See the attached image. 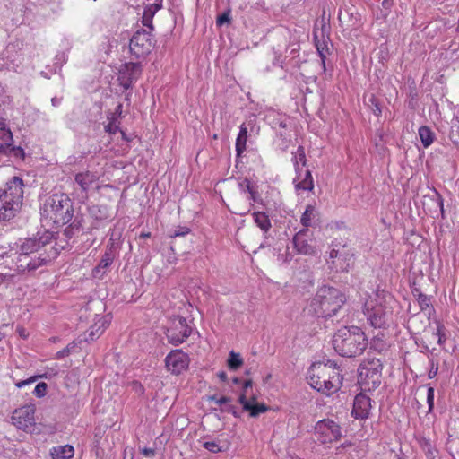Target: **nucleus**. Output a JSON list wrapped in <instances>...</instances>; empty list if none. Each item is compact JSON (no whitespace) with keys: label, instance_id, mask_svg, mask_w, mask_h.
<instances>
[{"label":"nucleus","instance_id":"a878e982","mask_svg":"<svg viewBox=\"0 0 459 459\" xmlns=\"http://www.w3.org/2000/svg\"><path fill=\"white\" fill-rule=\"evenodd\" d=\"M247 140V126L246 124H242L239 127V133L236 139L237 156H240L246 150Z\"/></svg>","mask_w":459,"mask_h":459},{"label":"nucleus","instance_id":"0e129e2a","mask_svg":"<svg viewBox=\"0 0 459 459\" xmlns=\"http://www.w3.org/2000/svg\"><path fill=\"white\" fill-rule=\"evenodd\" d=\"M223 411H228V412H231L232 414H234L235 416H237V413L235 411V407L232 406V405H229L226 409H224Z\"/></svg>","mask_w":459,"mask_h":459},{"label":"nucleus","instance_id":"c85d7f7f","mask_svg":"<svg viewBox=\"0 0 459 459\" xmlns=\"http://www.w3.org/2000/svg\"><path fill=\"white\" fill-rule=\"evenodd\" d=\"M419 136L425 148L430 146L435 139V134L426 126H422L419 128Z\"/></svg>","mask_w":459,"mask_h":459},{"label":"nucleus","instance_id":"3c124183","mask_svg":"<svg viewBox=\"0 0 459 459\" xmlns=\"http://www.w3.org/2000/svg\"><path fill=\"white\" fill-rule=\"evenodd\" d=\"M13 148V142H3L0 143V154L11 155V149Z\"/></svg>","mask_w":459,"mask_h":459},{"label":"nucleus","instance_id":"7ed1b4c3","mask_svg":"<svg viewBox=\"0 0 459 459\" xmlns=\"http://www.w3.org/2000/svg\"><path fill=\"white\" fill-rule=\"evenodd\" d=\"M333 345L341 356L354 358L364 352L368 339L359 327L352 325L339 329L333 337Z\"/></svg>","mask_w":459,"mask_h":459},{"label":"nucleus","instance_id":"0eeeda50","mask_svg":"<svg viewBox=\"0 0 459 459\" xmlns=\"http://www.w3.org/2000/svg\"><path fill=\"white\" fill-rule=\"evenodd\" d=\"M150 30H137L130 39V52L136 58L150 54L153 48V38Z\"/></svg>","mask_w":459,"mask_h":459},{"label":"nucleus","instance_id":"a18cd8bd","mask_svg":"<svg viewBox=\"0 0 459 459\" xmlns=\"http://www.w3.org/2000/svg\"><path fill=\"white\" fill-rule=\"evenodd\" d=\"M437 335L438 336V340H437V342L439 345H442L446 340V333H445V326L440 324L439 322L437 323Z\"/></svg>","mask_w":459,"mask_h":459},{"label":"nucleus","instance_id":"f8f14e48","mask_svg":"<svg viewBox=\"0 0 459 459\" xmlns=\"http://www.w3.org/2000/svg\"><path fill=\"white\" fill-rule=\"evenodd\" d=\"M143 72L140 63L128 62L126 63L119 71L118 82L125 89H131L139 79Z\"/></svg>","mask_w":459,"mask_h":459},{"label":"nucleus","instance_id":"f257e3e1","mask_svg":"<svg viewBox=\"0 0 459 459\" xmlns=\"http://www.w3.org/2000/svg\"><path fill=\"white\" fill-rule=\"evenodd\" d=\"M50 239V231L45 230L21 240L16 251V270L21 273H31L56 258V251L47 250Z\"/></svg>","mask_w":459,"mask_h":459},{"label":"nucleus","instance_id":"5701e85b","mask_svg":"<svg viewBox=\"0 0 459 459\" xmlns=\"http://www.w3.org/2000/svg\"><path fill=\"white\" fill-rule=\"evenodd\" d=\"M419 445L428 459H441L437 449L429 439L420 437L419 439Z\"/></svg>","mask_w":459,"mask_h":459},{"label":"nucleus","instance_id":"4468645a","mask_svg":"<svg viewBox=\"0 0 459 459\" xmlns=\"http://www.w3.org/2000/svg\"><path fill=\"white\" fill-rule=\"evenodd\" d=\"M311 240V233L308 229H302L293 237L292 242L294 248L299 254L312 255L314 254V247L309 243Z\"/></svg>","mask_w":459,"mask_h":459},{"label":"nucleus","instance_id":"c756f323","mask_svg":"<svg viewBox=\"0 0 459 459\" xmlns=\"http://www.w3.org/2000/svg\"><path fill=\"white\" fill-rule=\"evenodd\" d=\"M314 39H315V45H316V50L321 58V64H322L323 69L325 70L326 55L330 53L328 45L326 42H325V40H322V41L319 40L316 34L314 35Z\"/></svg>","mask_w":459,"mask_h":459},{"label":"nucleus","instance_id":"f704fd0d","mask_svg":"<svg viewBox=\"0 0 459 459\" xmlns=\"http://www.w3.org/2000/svg\"><path fill=\"white\" fill-rule=\"evenodd\" d=\"M81 223L77 220H74L69 226H67L62 232V234L68 239H71L75 233L79 232Z\"/></svg>","mask_w":459,"mask_h":459},{"label":"nucleus","instance_id":"2f4dec72","mask_svg":"<svg viewBox=\"0 0 459 459\" xmlns=\"http://www.w3.org/2000/svg\"><path fill=\"white\" fill-rule=\"evenodd\" d=\"M314 188V182L313 178L311 175V172L309 170H306L305 177L302 178L299 182L296 184V189H302V190H313Z\"/></svg>","mask_w":459,"mask_h":459},{"label":"nucleus","instance_id":"69168bd1","mask_svg":"<svg viewBox=\"0 0 459 459\" xmlns=\"http://www.w3.org/2000/svg\"><path fill=\"white\" fill-rule=\"evenodd\" d=\"M18 333H19V335L23 338V339H26L27 338V333H25V329L23 328H21V329H18L17 330Z\"/></svg>","mask_w":459,"mask_h":459},{"label":"nucleus","instance_id":"6e6d98bb","mask_svg":"<svg viewBox=\"0 0 459 459\" xmlns=\"http://www.w3.org/2000/svg\"><path fill=\"white\" fill-rule=\"evenodd\" d=\"M140 451L146 457H153L155 455V450L152 448L144 447L140 449Z\"/></svg>","mask_w":459,"mask_h":459},{"label":"nucleus","instance_id":"13d9d810","mask_svg":"<svg viewBox=\"0 0 459 459\" xmlns=\"http://www.w3.org/2000/svg\"><path fill=\"white\" fill-rule=\"evenodd\" d=\"M122 108H123V105L122 103H119L116 108H115V111L112 113L111 115V117H121V114H122Z\"/></svg>","mask_w":459,"mask_h":459},{"label":"nucleus","instance_id":"774afa93","mask_svg":"<svg viewBox=\"0 0 459 459\" xmlns=\"http://www.w3.org/2000/svg\"><path fill=\"white\" fill-rule=\"evenodd\" d=\"M374 114L376 116H379L381 114V108H379V106L377 104H376V108L374 109Z\"/></svg>","mask_w":459,"mask_h":459},{"label":"nucleus","instance_id":"79ce46f5","mask_svg":"<svg viewBox=\"0 0 459 459\" xmlns=\"http://www.w3.org/2000/svg\"><path fill=\"white\" fill-rule=\"evenodd\" d=\"M109 119L110 122L105 126V131L110 134H115L119 130L117 119V117H110Z\"/></svg>","mask_w":459,"mask_h":459},{"label":"nucleus","instance_id":"58836bf2","mask_svg":"<svg viewBox=\"0 0 459 459\" xmlns=\"http://www.w3.org/2000/svg\"><path fill=\"white\" fill-rule=\"evenodd\" d=\"M248 195H249L248 199L251 202L258 203V204L263 203V199L261 197V195L258 192V186H256V184L255 185V186L253 188H251L250 191H248Z\"/></svg>","mask_w":459,"mask_h":459},{"label":"nucleus","instance_id":"680f3d73","mask_svg":"<svg viewBox=\"0 0 459 459\" xmlns=\"http://www.w3.org/2000/svg\"><path fill=\"white\" fill-rule=\"evenodd\" d=\"M252 386V380H246L245 383H244V386H243V393L242 394H245L247 393V389L248 387Z\"/></svg>","mask_w":459,"mask_h":459},{"label":"nucleus","instance_id":"bf43d9fd","mask_svg":"<svg viewBox=\"0 0 459 459\" xmlns=\"http://www.w3.org/2000/svg\"><path fill=\"white\" fill-rule=\"evenodd\" d=\"M278 259H281L284 263H288L292 259V255L289 253H286L285 255H279Z\"/></svg>","mask_w":459,"mask_h":459},{"label":"nucleus","instance_id":"b1692460","mask_svg":"<svg viewBox=\"0 0 459 459\" xmlns=\"http://www.w3.org/2000/svg\"><path fill=\"white\" fill-rule=\"evenodd\" d=\"M89 213L96 221H105L109 218L108 208L103 204H93L89 207Z\"/></svg>","mask_w":459,"mask_h":459},{"label":"nucleus","instance_id":"f03ea898","mask_svg":"<svg viewBox=\"0 0 459 459\" xmlns=\"http://www.w3.org/2000/svg\"><path fill=\"white\" fill-rule=\"evenodd\" d=\"M307 378L312 388L326 395L339 391L343 380L340 367L330 359L326 362L313 363L307 371Z\"/></svg>","mask_w":459,"mask_h":459},{"label":"nucleus","instance_id":"bb28decb","mask_svg":"<svg viewBox=\"0 0 459 459\" xmlns=\"http://www.w3.org/2000/svg\"><path fill=\"white\" fill-rule=\"evenodd\" d=\"M317 213L315 209V206L308 204L307 205L305 212L302 213L300 222L305 227V229H307L308 227L314 226V221L316 217Z\"/></svg>","mask_w":459,"mask_h":459},{"label":"nucleus","instance_id":"de8ad7c7","mask_svg":"<svg viewBox=\"0 0 459 459\" xmlns=\"http://www.w3.org/2000/svg\"><path fill=\"white\" fill-rule=\"evenodd\" d=\"M434 393H435L434 388L431 386H429L428 392H427V403H428V407H429V412H431L434 408Z\"/></svg>","mask_w":459,"mask_h":459},{"label":"nucleus","instance_id":"473e14b6","mask_svg":"<svg viewBox=\"0 0 459 459\" xmlns=\"http://www.w3.org/2000/svg\"><path fill=\"white\" fill-rule=\"evenodd\" d=\"M293 162H294V167H295V170H296V173L299 175V162H301V164L303 166H306L307 164V159H306V154H305V149L303 146L299 145L297 149V152H296V154L293 158Z\"/></svg>","mask_w":459,"mask_h":459},{"label":"nucleus","instance_id":"8fccbe9b","mask_svg":"<svg viewBox=\"0 0 459 459\" xmlns=\"http://www.w3.org/2000/svg\"><path fill=\"white\" fill-rule=\"evenodd\" d=\"M189 232H190V229L188 227L178 226V228H176L174 230V231L170 235V237L171 238L184 237V236L187 235Z\"/></svg>","mask_w":459,"mask_h":459},{"label":"nucleus","instance_id":"7c9ffc66","mask_svg":"<svg viewBox=\"0 0 459 459\" xmlns=\"http://www.w3.org/2000/svg\"><path fill=\"white\" fill-rule=\"evenodd\" d=\"M104 318H100L97 323H95V325L91 327L88 336L85 337V341L90 342L99 338L103 333V329L101 327L104 326Z\"/></svg>","mask_w":459,"mask_h":459},{"label":"nucleus","instance_id":"423d86ee","mask_svg":"<svg viewBox=\"0 0 459 459\" xmlns=\"http://www.w3.org/2000/svg\"><path fill=\"white\" fill-rule=\"evenodd\" d=\"M383 365L379 359H368L359 368V383L364 390H375L381 384Z\"/></svg>","mask_w":459,"mask_h":459},{"label":"nucleus","instance_id":"6ab92c4d","mask_svg":"<svg viewBox=\"0 0 459 459\" xmlns=\"http://www.w3.org/2000/svg\"><path fill=\"white\" fill-rule=\"evenodd\" d=\"M115 254L113 246L108 248L102 255L99 264L93 269L92 274L95 278H101L105 274L107 269L114 261Z\"/></svg>","mask_w":459,"mask_h":459},{"label":"nucleus","instance_id":"c03bdc74","mask_svg":"<svg viewBox=\"0 0 459 459\" xmlns=\"http://www.w3.org/2000/svg\"><path fill=\"white\" fill-rule=\"evenodd\" d=\"M208 401L214 402L216 404L223 405L230 403L232 401L231 397L229 396H221L217 397L216 394L208 396Z\"/></svg>","mask_w":459,"mask_h":459},{"label":"nucleus","instance_id":"cd10ccee","mask_svg":"<svg viewBox=\"0 0 459 459\" xmlns=\"http://www.w3.org/2000/svg\"><path fill=\"white\" fill-rule=\"evenodd\" d=\"M253 218L255 224L264 232L266 233L272 227L270 219L265 212H255L253 213Z\"/></svg>","mask_w":459,"mask_h":459},{"label":"nucleus","instance_id":"338daca9","mask_svg":"<svg viewBox=\"0 0 459 459\" xmlns=\"http://www.w3.org/2000/svg\"><path fill=\"white\" fill-rule=\"evenodd\" d=\"M411 291H412L413 296H414L416 299H418V294H419V292H421V291H420V290L419 288H413Z\"/></svg>","mask_w":459,"mask_h":459},{"label":"nucleus","instance_id":"603ef678","mask_svg":"<svg viewBox=\"0 0 459 459\" xmlns=\"http://www.w3.org/2000/svg\"><path fill=\"white\" fill-rule=\"evenodd\" d=\"M429 363H430V368H429L428 377H429V378L432 379L437 375L438 363L435 362L433 359H430Z\"/></svg>","mask_w":459,"mask_h":459},{"label":"nucleus","instance_id":"6e6552de","mask_svg":"<svg viewBox=\"0 0 459 459\" xmlns=\"http://www.w3.org/2000/svg\"><path fill=\"white\" fill-rule=\"evenodd\" d=\"M341 437L340 426L332 420H319L315 426V437L321 444L336 442Z\"/></svg>","mask_w":459,"mask_h":459},{"label":"nucleus","instance_id":"1a4fd4ad","mask_svg":"<svg viewBox=\"0 0 459 459\" xmlns=\"http://www.w3.org/2000/svg\"><path fill=\"white\" fill-rule=\"evenodd\" d=\"M192 328L187 325L183 316H176L172 319L171 325L168 328L166 335L169 342L178 345L184 342L191 334Z\"/></svg>","mask_w":459,"mask_h":459},{"label":"nucleus","instance_id":"aec40b11","mask_svg":"<svg viewBox=\"0 0 459 459\" xmlns=\"http://www.w3.org/2000/svg\"><path fill=\"white\" fill-rule=\"evenodd\" d=\"M50 235L51 239L48 244L47 250L56 251L57 256L68 246L69 239L61 231L56 233L50 231Z\"/></svg>","mask_w":459,"mask_h":459},{"label":"nucleus","instance_id":"9b49d317","mask_svg":"<svg viewBox=\"0 0 459 459\" xmlns=\"http://www.w3.org/2000/svg\"><path fill=\"white\" fill-rule=\"evenodd\" d=\"M34 414V405H25L18 408L13 412V424L24 431H31L35 425Z\"/></svg>","mask_w":459,"mask_h":459},{"label":"nucleus","instance_id":"864d4df0","mask_svg":"<svg viewBox=\"0 0 459 459\" xmlns=\"http://www.w3.org/2000/svg\"><path fill=\"white\" fill-rule=\"evenodd\" d=\"M11 156H14V157H20V158H23L24 157V151L22 148L19 147V146H13V148L11 149Z\"/></svg>","mask_w":459,"mask_h":459},{"label":"nucleus","instance_id":"20e7f679","mask_svg":"<svg viewBox=\"0 0 459 459\" xmlns=\"http://www.w3.org/2000/svg\"><path fill=\"white\" fill-rule=\"evenodd\" d=\"M40 214L53 224L65 225L73 218V204L67 195L54 194L44 201L40 208Z\"/></svg>","mask_w":459,"mask_h":459},{"label":"nucleus","instance_id":"412c9836","mask_svg":"<svg viewBox=\"0 0 459 459\" xmlns=\"http://www.w3.org/2000/svg\"><path fill=\"white\" fill-rule=\"evenodd\" d=\"M344 248H345V246L342 247V250L336 249L335 247H333L330 251V255H329L330 261H328V262L331 263V267L333 269H335L336 271L348 272V270L351 266V263H347L345 264L339 263L340 256H344V255H345Z\"/></svg>","mask_w":459,"mask_h":459},{"label":"nucleus","instance_id":"a211bd4d","mask_svg":"<svg viewBox=\"0 0 459 459\" xmlns=\"http://www.w3.org/2000/svg\"><path fill=\"white\" fill-rule=\"evenodd\" d=\"M239 403L242 405L243 410L249 412L250 417L256 418L261 413L267 411L268 407L264 403H252L247 399L245 394H241L238 398Z\"/></svg>","mask_w":459,"mask_h":459},{"label":"nucleus","instance_id":"4c0bfd02","mask_svg":"<svg viewBox=\"0 0 459 459\" xmlns=\"http://www.w3.org/2000/svg\"><path fill=\"white\" fill-rule=\"evenodd\" d=\"M75 347H76V343L74 342L68 343L65 348H64L63 350H61L56 353L55 358L57 359H60L65 357H67L68 355H70V353L72 351H74Z\"/></svg>","mask_w":459,"mask_h":459},{"label":"nucleus","instance_id":"37998d69","mask_svg":"<svg viewBox=\"0 0 459 459\" xmlns=\"http://www.w3.org/2000/svg\"><path fill=\"white\" fill-rule=\"evenodd\" d=\"M48 390V385L45 382L39 383L33 390V394L37 397H43L46 395Z\"/></svg>","mask_w":459,"mask_h":459},{"label":"nucleus","instance_id":"393cba45","mask_svg":"<svg viewBox=\"0 0 459 459\" xmlns=\"http://www.w3.org/2000/svg\"><path fill=\"white\" fill-rule=\"evenodd\" d=\"M161 8V4H151L143 12L142 23L150 30H153L152 18L156 12Z\"/></svg>","mask_w":459,"mask_h":459},{"label":"nucleus","instance_id":"72a5a7b5","mask_svg":"<svg viewBox=\"0 0 459 459\" xmlns=\"http://www.w3.org/2000/svg\"><path fill=\"white\" fill-rule=\"evenodd\" d=\"M243 365V359L239 353L233 351L230 352L228 367L230 370H237Z\"/></svg>","mask_w":459,"mask_h":459},{"label":"nucleus","instance_id":"4be33fe9","mask_svg":"<svg viewBox=\"0 0 459 459\" xmlns=\"http://www.w3.org/2000/svg\"><path fill=\"white\" fill-rule=\"evenodd\" d=\"M53 459H70L74 455V449L70 445L54 446L50 450Z\"/></svg>","mask_w":459,"mask_h":459},{"label":"nucleus","instance_id":"9d476101","mask_svg":"<svg viewBox=\"0 0 459 459\" xmlns=\"http://www.w3.org/2000/svg\"><path fill=\"white\" fill-rule=\"evenodd\" d=\"M1 199H5L14 205L22 206L23 198V181L20 177H13L3 189H0Z\"/></svg>","mask_w":459,"mask_h":459},{"label":"nucleus","instance_id":"2eb2a0df","mask_svg":"<svg viewBox=\"0 0 459 459\" xmlns=\"http://www.w3.org/2000/svg\"><path fill=\"white\" fill-rule=\"evenodd\" d=\"M370 409V398L362 393L358 394L354 398L351 414L356 419H367L369 415Z\"/></svg>","mask_w":459,"mask_h":459},{"label":"nucleus","instance_id":"052dcab7","mask_svg":"<svg viewBox=\"0 0 459 459\" xmlns=\"http://www.w3.org/2000/svg\"><path fill=\"white\" fill-rule=\"evenodd\" d=\"M217 376L223 382H225L228 379V376H227V373L225 371H220L217 374Z\"/></svg>","mask_w":459,"mask_h":459},{"label":"nucleus","instance_id":"4d7b16f0","mask_svg":"<svg viewBox=\"0 0 459 459\" xmlns=\"http://www.w3.org/2000/svg\"><path fill=\"white\" fill-rule=\"evenodd\" d=\"M344 256H340L339 263H342V264H345L347 263H350L352 255H350L345 249H344Z\"/></svg>","mask_w":459,"mask_h":459},{"label":"nucleus","instance_id":"49530a36","mask_svg":"<svg viewBox=\"0 0 459 459\" xmlns=\"http://www.w3.org/2000/svg\"><path fill=\"white\" fill-rule=\"evenodd\" d=\"M204 447L212 453L221 452L222 449L215 441H206L204 443Z\"/></svg>","mask_w":459,"mask_h":459},{"label":"nucleus","instance_id":"09e8293b","mask_svg":"<svg viewBox=\"0 0 459 459\" xmlns=\"http://www.w3.org/2000/svg\"><path fill=\"white\" fill-rule=\"evenodd\" d=\"M230 11L224 12L221 14L218 15L217 20H216V23L218 26H222L225 23H230Z\"/></svg>","mask_w":459,"mask_h":459},{"label":"nucleus","instance_id":"ea45409f","mask_svg":"<svg viewBox=\"0 0 459 459\" xmlns=\"http://www.w3.org/2000/svg\"><path fill=\"white\" fill-rule=\"evenodd\" d=\"M418 303L420 307V310H426L430 306V299L429 298L423 294L422 292H419L418 294Z\"/></svg>","mask_w":459,"mask_h":459},{"label":"nucleus","instance_id":"e433bc0d","mask_svg":"<svg viewBox=\"0 0 459 459\" xmlns=\"http://www.w3.org/2000/svg\"><path fill=\"white\" fill-rule=\"evenodd\" d=\"M255 185V184L251 182L247 178H240L238 179V186L241 193H248Z\"/></svg>","mask_w":459,"mask_h":459},{"label":"nucleus","instance_id":"dca6fc26","mask_svg":"<svg viewBox=\"0 0 459 459\" xmlns=\"http://www.w3.org/2000/svg\"><path fill=\"white\" fill-rule=\"evenodd\" d=\"M364 314L368 316V321L374 328H381L385 324L382 308L380 307H374L373 300L365 303Z\"/></svg>","mask_w":459,"mask_h":459},{"label":"nucleus","instance_id":"e2e57ef3","mask_svg":"<svg viewBox=\"0 0 459 459\" xmlns=\"http://www.w3.org/2000/svg\"><path fill=\"white\" fill-rule=\"evenodd\" d=\"M51 103L54 107H56L61 103V99H59L57 97H54L51 99Z\"/></svg>","mask_w":459,"mask_h":459},{"label":"nucleus","instance_id":"5fc2aeb1","mask_svg":"<svg viewBox=\"0 0 459 459\" xmlns=\"http://www.w3.org/2000/svg\"><path fill=\"white\" fill-rule=\"evenodd\" d=\"M37 379V377H31L26 380H22V381H19L15 384V385L18 387V388H22L25 385H31L32 383H34Z\"/></svg>","mask_w":459,"mask_h":459},{"label":"nucleus","instance_id":"c9c22d12","mask_svg":"<svg viewBox=\"0 0 459 459\" xmlns=\"http://www.w3.org/2000/svg\"><path fill=\"white\" fill-rule=\"evenodd\" d=\"M0 140L3 142H13V133L10 128L6 126L4 120H0Z\"/></svg>","mask_w":459,"mask_h":459},{"label":"nucleus","instance_id":"a19ab883","mask_svg":"<svg viewBox=\"0 0 459 459\" xmlns=\"http://www.w3.org/2000/svg\"><path fill=\"white\" fill-rule=\"evenodd\" d=\"M429 201L435 205V212H440L444 213L443 209V199L437 193L435 194L433 198H429Z\"/></svg>","mask_w":459,"mask_h":459},{"label":"nucleus","instance_id":"f3484780","mask_svg":"<svg viewBox=\"0 0 459 459\" xmlns=\"http://www.w3.org/2000/svg\"><path fill=\"white\" fill-rule=\"evenodd\" d=\"M99 177L89 170L77 173L74 177L75 183L80 186L82 191V198H88V192L91 188L92 185L96 183Z\"/></svg>","mask_w":459,"mask_h":459},{"label":"nucleus","instance_id":"ddd939ff","mask_svg":"<svg viewBox=\"0 0 459 459\" xmlns=\"http://www.w3.org/2000/svg\"><path fill=\"white\" fill-rule=\"evenodd\" d=\"M165 365L170 373L179 375L189 366V357L182 350H174L165 358Z\"/></svg>","mask_w":459,"mask_h":459},{"label":"nucleus","instance_id":"39448f33","mask_svg":"<svg viewBox=\"0 0 459 459\" xmlns=\"http://www.w3.org/2000/svg\"><path fill=\"white\" fill-rule=\"evenodd\" d=\"M345 302V297L336 288L322 286L311 301V307L316 316L321 317L333 316Z\"/></svg>","mask_w":459,"mask_h":459}]
</instances>
